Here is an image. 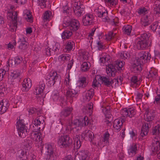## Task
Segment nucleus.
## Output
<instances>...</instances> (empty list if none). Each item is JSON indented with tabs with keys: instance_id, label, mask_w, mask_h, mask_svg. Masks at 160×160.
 I'll list each match as a JSON object with an SVG mask.
<instances>
[{
	"instance_id": "1",
	"label": "nucleus",
	"mask_w": 160,
	"mask_h": 160,
	"mask_svg": "<svg viewBox=\"0 0 160 160\" xmlns=\"http://www.w3.org/2000/svg\"><path fill=\"white\" fill-rule=\"evenodd\" d=\"M139 62L134 63L132 66L131 70L134 73H138L142 70L141 64L147 62L151 58V55L148 52L142 51L138 54Z\"/></svg>"
},
{
	"instance_id": "2",
	"label": "nucleus",
	"mask_w": 160,
	"mask_h": 160,
	"mask_svg": "<svg viewBox=\"0 0 160 160\" xmlns=\"http://www.w3.org/2000/svg\"><path fill=\"white\" fill-rule=\"evenodd\" d=\"M15 9L16 8L13 6H10L7 13L8 18L10 20L8 24L9 30L12 32H15L17 28L18 14L16 12H13Z\"/></svg>"
},
{
	"instance_id": "3",
	"label": "nucleus",
	"mask_w": 160,
	"mask_h": 160,
	"mask_svg": "<svg viewBox=\"0 0 160 160\" xmlns=\"http://www.w3.org/2000/svg\"><path fill=\"white\" fill-rule=\"evenodd\" d=\"M89 123V120L87 117L85 116L79 119H75L72 123L71 126L67 127L68 130H71L74 128H76L77 130L81 129L82 126H86Z\"/></svg>"
},
{
	"instance_id": "4",
	"label": "nucleus",
	"mask_w": 160,
	"mask_h": 160,
	"mask_svg": "<svg viewBox=\"0 0 160 160\" xmlns=\"http://www.w3.org/2000/svg\"><path fill=\"white\" fill-rule=\"evenodd\" d=\"M16 127L19 136L21 138H24L27 135L28 128L22 120H19L17 122Z\"/></svg>"
},
{
	"instance_id": "5",
	"label": "nucleus",
	"mask_w": 160,
	"mask_h": 160,
	"mask_svg": "<svg viewBox=\"0 0 160 160\" xmlns=\"http://www.w3.org/2000/svg\"><path fill=\"white\" fill-rule=\"evenodd\" d=\"M148 35L146 33L141 34L137 39V46L138 49H144L147 46V41L148 39Z\"/></svg>"
},
{
	"instance_id": "6",
	"label": "nucleus",
	"mask_w": 160,
	"mask_h": 160,
	"mask_svg": "<svg viewBox=\"0 0 160 160\" xmlns=\"http://www.w3.org/2000/svg\"><path fill=\"white\" fill-rule=\"evenodd\" d=\"M72 143V138L67 135L60 137L58 141V145L61 148L67 147Z\"/></svg>"
},
{
	"instance_id": "7",
	"label": "nucleus",
	"mask_w": 160,
	"mask_h": 160,
	"mask_svg": "<svg viewBox=\"0 0 160 160\" xmlns=\"http://www.w3.org/2000/svg\"><path fill=\"white\" fill-rule=\"evenodd\" d=\"M47 157L46 160H55L56 156L53 153V148L52 146L48 143L45 145Z\"/></svg>"
},
{
	"instance_id": "8",
	"label": "nucleus",
	"mask_w": 160,
	"mask_h": 160,
	"mask_svg": "<svg viewBox=\"0 0 160 160\" xmlns=\"http://www.w3.org/2000/svg\"><path fill=\"white\" fill-rule=\"evenodd\" d=\"M67 24L64 23L63 26L64 27H68V28L71 30L76 31L77 30L79 27V22L76 19H73L71 20L70 22H67Z\"/></svg>"
},
{
	"instance_id": "9",
	"label": "nucleus",
	"mask_w": 160,
	"mask_h": 160,
	"mask_svg": "<svg viewBox=\"0 0 160 160\" xmlns=\"http://www.w3.org/2000/svg\"><path fill=\"white\" fill-rule=\"evenodd\" d=\"M136 110L133 107L125 108L122 109L121 113L124 117H133L136 113Z\"/></svg>"
},
{
	"instance_id": "10",
	"label": "nucleus",
	"mask_w": 160,
	"mask_h": 160,
	"mask_svg": "<svg viewBox=\"0 0 160 160\" xmlns=\"http://www.w3.org/2000/svg\"><path fill=\"white\" fill-rule=\"evenodd\" d=\"M94 16L93 15L87 14L83 16L82 22L84 26H87L91 25L94 22Z\"/></svg>"
},
{
	"instance_id": "11",
	"label": "nucleus",
	"mask_w": 160,
	"mask_h": 160,
	"mask_svg": "<svg viewBox=\"0 0 160 160\" xmlns=\"http://www.w3.org/2000/svg\"><path fill=\"white\" fill-rule=\"evenodd\" d=\"M31 136L33 140L36 144H38V146L42 144V136L39 131L33 132L32 133Z\"/></svg>"
},
{
	"instance_id": "12",
	"label": "nucleus",
	"mask_w": 160,
	"mask_h": 160,
	"mask_svg": "<svg viewBox=\"0 0 160 160\" xmlns=\"http://www.w3.org/2000/svg\"><path fill=\"white\" fill-rule=\"evenodd\" d=\"M34 125L37 127V129L41 130L43 129L45 127V122L42 116L36 118L34 122Z\"/></svg>"
},
{
	"instance_id": "13",
	"label": "nucleus",
	"mask_w": 160,
	"mask_h": 160,
	"mask_svg": "<svg viewBox=\"0 0 160 160\" xmlns=\"http://www.w3.org/2000/svg\"><path fill=\"white\" fill-rule=\"evenodd\" d=\"M101 8L103 9L102 7L99 6L98 7L97 9H95V11L97 12V15L98 17L102 18V20L103 21L106 22L108 19V18L107 17L108 13L105 11L100 10L102 9Z\"/></svg>"
},
{
	"instance_id": "14",
	"label": "nucleus",
	"mask_w": 160,
	"mask_h": 160,
	"mask_svg": "<svg viewBox=\"0 0 160 160\" xmlns=\"http://www.w3.org/2000/svg\"><path fill=\"white\" fill-rule=\"evenodd\" d=\"M82 7V4L80 2H75L73 9L75 14L78 16H80L82 13L83 8Z\"/></svg>"
},
{
	"instance_id": "15",
	"label": "nucleus",
	"mask_w": 160,
	"mask_h": 160,
	"mask_svg": "<svg viewBox=\"0 0 160 160\" xmlns=\"http://www.w3.org/2000/svg\"><path fill=\"white\" fill-rule=\"evenodd\" d=\"M32 83L30 78H27L24 79L22 84V90L23 91H27L31 87Z\"/></svg>"
},
{
	"instance_id": "16",
	"label": "nucleus",
	"mask_w": 160,
	"mask_h": 160,
	"mask_svg": "<svg viewBox=\"0 0 160 160\" xmlns=\"http://www.w3.org/2000/svg\"><path fill=\"white\" fill-rule=\"evenodd\" d=\"M59 75L57 72L55 71H52L50 72L47 76V78L49 80L50 82H52L51 84H54L56 80H57L58 77Z\"/></svg>"
},
{
	"instance_id": "17",
	"label": "nucleus",
	"mask_w": 160,
	"mask_h": 160,
	"mask_svg": "<svg viewBox=\"0 0 160 160\" xmlns=\"http://www.w3.org/2000/svg\"><path fill=\"white\" fill-rule=\"evenodd\" d=\"M79 155L81 160H90L91 158L90 153L87 151H80L79 152Z\"/></svg>"
},
{
	"instance_id": "18",
	"label": "nucleus",
	"mask_w": 160,
	"mask_h": 160,
	"mask_svg": "<svg viewBox=\"0 0 160 160\" xmlns=\"http://www.w3.org/2000/svg\"><path fill=\"white\" fill-rule=\"evenodd\" d=\"M9 106L8 102L6 100H2L0 102V114L5 112Z\"/></svg>"
},
{
	"instance_id": "19",
	"label": "nucleus",
	"mask_w": 160,
	"mask_h": 160,
	"mask_svg": "<svg viewBox=\"0 0 160 160\" xmlns=\"http://www.w3.org/2000/svg\"><path fill=\"white\" fill-rule=\"evenodd\" d=\"M101 82L102 83L108 87H110L112 86L114 83V80L108 77H102L101 78Z\"/></svg>"
},
{
	"instance_id": "20",
	"label": "nucleus",
	"mask_w": 160,
	"mask_h": 160,
	"mask_svg": "<svg viewBox=\"0 0 160 160\" xmlns=\"http://www.w3.org/2000/svg\"><path fill=\"white\" fill-rule=\"evenodd\" d=\"M45 86V84L43 82H40L38 86L35 89V93L36 95H40L42 96Z\"/></svg>"
},
{
	"instance_id": "21",
	"label": "nucleus",
	"mask_w": 160,
	"mask_h": 160,
	"mask_svg": "<svg viewBox=\"0 0 160 160\" xmlns=\"http://www.w3.org/2000/svg\"><path fill=\"white\" fill-rule=\"evenodd\" d=\"M102 108H103L102 110L105 115L106 120V122H107V123L110 122L111 121L110 120L111 119V115L109 108H106L102 107Z\"/></svg>"
},
{
	"instance_id": "22",
	"label": "nucleus",
	"mask_w": 160,
	"mask_h": 160,
	"mask_svg": "<svg viewBox=\"0 0 160 160\" xmlns=\"http://www.w3.org/2000/svg\"><path fill=\"white\" fill-rule=\"evenodd\" d=\"M128 153L130 157L134 156L137 153V145L136 144L133 143L130 146L128 149Z\"/></svg>"
},
{
	"instance_id": "23",
	"label": "nucleus",
	"mask_w": 160,
	"mask_h": 160,
	"mask_svg": "<svg viewBox=\"0 0 160 160\" xmlns=\"http://www.w3.org/2000/svg\"><path fill=\"white\" fill-rule=\"evenodd\" d=\"M81 136L83 139L90 140H92L93 137V134L91 131L86 130L82 133Z\"/></svg>"
},
{
	"instance_id": "24",
	"label": "nucleus",
	"mask_w": 160,
	"mask_h": 160,
	"mask_svg": "<svg viewBox=\"0 0 160 160\" xmlns=\"http://www.w3.org/2000/svg\"><path fill=\"white\" fill-rule=\"evenodd\" d=\"M106 72L108 75L114 77L115 75L116 71L114 66L111 64L108 65L106 69Z\"/></svg>"
},
{
	"instance_id": "25",
	"label": "nucleus",
	"mask_w": 160,
	"mask_h": 160,
	"mask_svg": "<svg viewBox=\"0 0 160 160\" xmlns=\"http://www.w3.org/2000/svg\"><path fill=\"white\" fill-rule=\"evenodd\" d=\"M149 132L148 124L144 123L141 130L140 136L142 138H144L147 135Z\"/></svg>"
},
{
	"instance_id": "26",
	"label": "nucleus",
	"mask_w": 160,
	"mask_h": 160,
	"mask_svg": "<svg viewBox=\"0 0 160 160\" xmlns=\"http://www.w3.org/2000/svg\"><path fill=\"white\" fill-rule=\"evenodd\" d=\"M160 148V142L158 139H154L152 144V150L153 152H157L159 150Z\"/></svg>"
},
{
	"instance_id": "27",
	"label": "nucleus",
	"mask_w": 160,
	"mask_h": 160,
	"mask_svg": "<svg viewBox=\"0 0 160 160\" xmlns=\"http://www.w3.org/2000/svg\"><path fill=\"white\" fill-rule=\"evenodd\" d=\"M151 21L150 16L147 15L143 16L141 18V23L142 25L146 26L149 25Z\"/></svg>"
},
{
	"instance_id": "28",
	"label": "nucleus",
	"mask_w": 160,
	"mask_h": 160,
	"mask_svg": "<svg viewBox=\"0 0 160 160\" xmlns=\"http://www.w3.org/2000/svg\"><path fill=\"white\" fill-rule=\"evenodd\" d=\"M100 62L102 63L106 64V63H108L110 61V57L109 55L106 53H103L100 57Z\"/></svg>"
},
{
	"instance_id": "29",
	"label": "nucleus",
	"mask_w": 160,
	"mask_h": 160,
	"mask_svg": "<svg viewBox=\"0 0 160 160\" xmlns=\"http://www.w3.org/2000/svg\"><path fill=\"white\" fill-rule=\"evenodd\" d=\"M86 79L85 77H81L77 82V86L79 88H84L87 85Z\"/></svg>"
},
{
	"instance_id": "30",
	"label": "nucleus",
	"mask_w": 160,
	"mask_h": 160,
	"mask_svg": "<svg viewBox=\"0 0 160 160\" xmlns=\"http://www.w3.org/2000/svg\"><path fill=\"white\" fill-rule=\"evenodd\" d=\"M23 15L28 22H31L32 21V15L29 10L27 9L24 10Z\"/></svg>"
},
{
	"instance_id": "31",
	"label": "nucleus",
	"mask_w": 160,
	"mask_h": 160,
	"mask_svg": "<svg viewBox=\"0 0 160 160\" xmlns=\"http://www.w3.org/2000/svg\"><path fill=\"white\" fill-rule=\"evenodd\" d=\"M122 124V121L120 119H116L114 121L113 127L115 130L118 131L120 128Z\"/></svg>"
},
{
	"instance_id": "32",
	"label": "nucleus",
	"mask_w": 160,
	"mask_h": 160,
	"mask_svg": "<svg viewBox=\"0 0 160 160\" xmlns=\"http://www.w3.org/2000/svg\"><path fill=\"white\" fill-rule=\"evenodd\" d=\"M93 95V89H91L87 92L85 95L83 97V99L85 101H88L90 100Z\"/></svg>"
},
{
	"instance_id": "33",
	"label": "nucleus",
	"mask_w": 160,
	"mask_h": 160,
	"mask_svg": "<svg viewBox=\"0 0 160 160\" xmlns=\"http://www.w3.org/2000/svg\"><path fill=\"white\" fill-rule=\"evenodd\" d=\"M19 74V72L17 71H11L9 76V79H11L12 81H13L18 78Z\"/></svg>"
},
{
	"instance_id": "34",
	"label": "nucleus",
	"mask_w": 160,
	"mask_h": 160,
	"mask_svg": "<svg viewBox=\"0 0 160 160\" xmlns=\"http://www.w3.org/2000/svg\"><path fill=\"white\" fill-rule=\"evenodd\" d=\"M154 115L153 113H152L148 110H147L144 115L145 119L148 121H152L153 119Z\"/></svg>"
},
{
	"instance_id": "35",
	"label": "nucleus",
	"mask_w": 160,
	"mask_h": 160,
	"mask_svg": "<svg viewBox=\"0 0 160 160\" xmlns=\"http://www.w3.org/2000/svg\"><path fill=\"white\" fill-rule=\"evenodd\" d=\"M74 44V42L72 41H68L66 43L65 50L69 52L72 49Z\"/></svg>"
},
{
	"instance_id": "36",
	"label": "nucleus",
	"mask_w": 160,
	"mask_h": 160,
	"mask_svg": "<svg viewBox=\"0 0 160 160\" xmlns=\"http://www.w3.org/2000/svg\"><path fill=\"white\" fill-rule=\"evenodd\" d=\"M148 78L150 79L154 78L157 76V70L154 68H151L148 74Z\"/></svg>"
},
{
	"instance_id": "37",
	"label": "nucleus",
	"mask_w": 160,
	"mask_h": 160,
	"mask_svg": "<svg viewBox=\"0 0 160 160\" xmlns=\"http://www.w3.org/2000/svg\"><path fill=\"white\" fill-rule=\"evenodd\" d=\"M72 35V32L69 30H65L62 33L61 37L62 39H69Z\"/></svg>"
},
{
	"instance_id": "38",
	"label": "nucleus",
	"mask_w": 160,
	"mask_h": 160,
	"mask_svg": "<svg viewBox=\"0 0 160 160\" xmlns=\"http://www.w3.org/2000/svg\"><path fill=\"white\" fill-rule=\"evenodd\" d=\"M151 28L153 32L156 31L157 29L158 32L160 34V22H154L151 26Z\"/></svg>"
},
{
	"instance_id": "39",
	"label": "nucleus",
	"mask_w": 160,
	"mask_h": 160,
	"mask_svg": "<svg viewBox=\"0 0 160 160\" xmlns=\"http://www.w3.org/2000/svg\"><path fill=\"white\" fill-rule=\"evenodd\" d=\"M18 42L19 43V47L21 49H24L26 47V38L23 37H22L19 39Z\"/></svg>"
},
{
	"instance_id": "40",
	"label": "nucleus",
	"mask_w": 160,
	"mask_h": 160,
	"mask_svg": "<svg viewBox=\"0 0 160 160\" xmlns=\"http://www.w3.org/2000/svg\"><path fill=\"white\" fill-rule=\"evenodd\" d=\"M72 111V108H68L67 109L62 110L60 113V116L61 117H67L69 115Z\"/></svg>"
},
{
	"instance_id": "41",
	"label": "nucleus",
	"mask_w": 160,
	"mask_h": 160,
	"mask_svg": "<svg viewBox=\"0 0 160 160\" xmlns=\"http://www.w3.org/2000/svg\"><path fill=\"white\" fill-rule=\"evenodd\" d=\"M18 160H28L27 151L26 150H22L20 154L18 156Z\"/></svg>"
},
{
	"instance_id": "42",
	"label": "nucleus",
	"mask_w": 160,
	"mask_h": 160,
	"mask_svg": "<svg viewBox=\"0 0 160 160\" xmlns=\"http://www.w3.org/2000/svg\"><path fill=\"white\" fill-rule=\"evenodd\" d=\"M102 76L100 75H97L93 79L92 85L94 87H97L99 85V82L101 81Z\"/></svg>"
},
{
	"instance_id": "43",
	"label": "nucleus",
	"mask_w": 160,
	"mask_h": 160,
	"mask_svg": "<svg viewBox=\"0 0 160 160\" xmlns=\"http://www.w3.org/2000/svg\"><path fill=\"white\" fill-rule=\"evenodd\" d=\"M149 9V8L148 6H146L144 7L141 8L139 9L138 12L139 15H145V14H147Z\"/></svg>"
},
{
	"instance_id": "44",
	"label": "nucleus",
	"mask_w": 160,
	"mask_h": 160,
	"mask_svg": "<svg viewBox=\"0 0 160 160\" xmlns=\"http://www.w3.org/2000/svg\"><path fill=\"white\" fill-rule=\"evenodd\" d=\"M8 70V68L7 66H4L3 68L0 69V81L2 80L4 75Z\"/></svg>"
},
{
	"instance_id": "45",
	"label": "nucleus",
	"mask_w": 160,
	"mask_h": 160,
	"mask_svg": "<svg viewBox=\"0 0 160 160\" xmlns=\"http://www.w3.org/2000/svg\"><path fill=\"white\" fill-rule=\"evenodd\" d=\"M38 3L41 8H44L48 5L50 3L48 0H38Z\"/></svg>"
},
{
	"instance_id": "46",
	"label": "nucleus",
	"mask_w": 160,
	"mask_h": 160,
	"mask_svg": "<svg viewBox=\"0 0 160 160\" xmlns=\"http://www.w3.org/2000/svg\"><path fill=\"white\" fill-rule=\"evenodd\" d=\"M73 139L74 141L75 148L77 149L79 148L81 146V144L78 136L77 135Z\"/></svg>"
},
{
	"instance_id": "47",
	"label": "nucleus",
	"mask_w": 160,
	"mask_h": 160,
	"mask_svg": "<svg viewBox=\"0 0 160 160\" xmlns=\"http://www.w3.org/2000/svg\"><path fill=\"white\" fill-rule=\"evenodd\" d=\"M23 145L27 149H30L31 148L32 142L30 140L29 138H27L23 142Z\"/></svg>"
},
{
	"instance_id": "48",
	"label": "nucleus",
	"mask_w": 160,
	"mask_h": 160,
	"mask_svg": "<svg viewBox=\"0 0 160 160\" xmlns=\"http://www.w3.org/2000/svg\"><path fill=\"white\" fill-rule=\"evenodd\" d=\"M90 54L88 52L84 51L82 52L80 56V59L81 61L83 60H87L89 58Z\"/></svg>"
},
{
	"instance_id": "49",
	"label": "nucleus",
	"mask_w": 160,
	"mask_h": 160,
	"mask_svg": "<svg viewBox=\"0 0 160 160\" xmlns=\"http://www.w3.org/2000/svg\"><path fill=\"white\" fill-rule=\"evenodd\" d=\"M119 54L120 58L124 59L129 58L130 56V53L126 51L122 52L120 53H119Z\"/></svg>"
},
{
	"instance_id": "50",
	"label": "nucleus",
	"mask_w": 160,
	"mask_h": 160,
	"mask_svg": "<svg viewBox=\"0 0 160 160\" xmlns=\"http://www.w3.org/2000/svg\"><path fill=\"white\" fill-rule=\"evenodd\" d=\"M77 93V92L74 89H69L67 91L66 96L67 97H73Z\"/></svg>"
},
{
	"instance_id": "51",
	"label": "nucleus",
	"mask_w": 160,
	"mask_h": 160,
	"mask_svg": "<svg viewBox=\"0 0 160 160\" xmlns=\"http://www.w3.org/2000/svg\"><path fill=\"white\" fill-rule=\"evenodd\" d=\"M14 103L16 105V107H19L22 102L20 96H16L14 98V100H13Z\"/></svg>"
},
{
	"instance_id": "52",
	"label": "nucleus",
	"mask_w": 160,
	"mask_h": 160,
	"mask_svg": "<svg viewBox=\"0 0 160 160\" xmlns=\"http://www.w3.org/2000/svg\"><path fill=\"white\" fill-rule=\"evenodd\" d=\"M110 135L108 132H106L103 134V141L106 144L109 143V139Z\"/></svg>"
},
{
	"instance_id": "53",
	"label": "nucleus",
	"mask_w": 160,
	"mask_h": 160,
	"mask_svg": "<svg viewBox=\"0 0 160 160\" xmlns=\"http://www.w3.org/2000/svg\"><path fill=\"white\" fill-rule=\"evenodd\" d=\"M52 98L55 101H58L61 99L59 96L58 92L57 91H55L53 92Z\"/></svg>"
},
{
	"instance_id": "54",
	"label": "nucleus",
	"mask_w": 160,
	"mask_h": 160,
	"mask_svg": "<svg viewBox=\"0 0 160 160\" xmlns=\"http://www.w3.org/2000/svg\"><path fill=\"white\" fill-rule=\"evenodd\" d=\"M89 63L88 62H83L81 65V69L83 71H86L89 68Z\"/></svg>"
},
{
	"instance_id": "55",
	"label": "nucleus",
	"mask_w": 160,
	"mask_h": 160,
	"mask_svg": "<svg viewBox=\"0 0 160 160\" xmlns=\"http://www.w3.org/2000/svg\"><path fill=\"white\" fill-rule=\"evenodd\" d=\"M123 29L126 34L127 35H129L131 32L132 27L130 25L124 26L123 28Z\"/></svg>"
},
{
	"instance_id": "56",
	"label": "nucleus",
	"mask_w": 160,
	"mask_h": 160,
	"mask_svg": "<svg viewBox=\"0 0 160 160\" xmlns=\"http://www.w3.org/2000/svg\"><path fill=\"white\" fill-rule=\"evenodd\" d=\"M160 126L159 125H157L152 130V133L153 135H158L160 133Z\"/></svg>"
},
{
	"instance_id": "57",
	"label": "nucleus",
	"mask_w": 160,
	"mask_h": 160,
	"mask_svg": "<svg viewBox=\"0 0 160 160\" xmlns=\"http://www.w3.org/2000/svg\"><path fill=\"white\" fill-rule=\"evenodd\" d=\"M106 3L111 6H115L118 3V0H105Z\"/></svg>"
},
{
	"instance_id": "58",
	"label": "nucleus",
	"mask_w": 160,
	"mask_h": 160,
	"mask_svg": "<svg viewBox=\"0 0 160 160\" xmlns=\"http://www.w3.org/2000/svg\"><path fill=\"white\" fill-rule=\"evenodd\" d=\"M154 12L155 14L160 15V5L159 4H156L154 6Z\"/></svg>"
},
{
	"instance_id": "59",
	"label": "nucleus",
	"mask_w": 160,
	"mask_h": 160,
	"mask_svg": "<svg viewBox=\"0 0 160 160\" xmlns=\"http://www.w3.org/2000/svg\"><path fill=\"white\" fill-rule=\"evenodd\" d=\"M124 63L122 61H118L116 63V66L118 70H122L124 68Z\"/></svg>"
},
{
	"instance_id": "60",
	"label": "nucleus",
	"mask_w": 160,
	"mask_h": 160,
	"mask_svg": "<svg viewBox=\"0 0 160 160\" xmlns=\"http://www.w3.org/2000/svg\"><path fill=\"white\" fill-rule=\"evenodd\" d=\"M52 13L50 11H46L44 14V19L47 20L49 19L51 17Z\"/></svg>"
},
{
	"instance_id": "61",
	"label": "nucleus",
	"mask_w": 160,
	"mask_h": 160,
	"mask_svg": "<svg viewBox=\"0 0 160 160\" xmlns=\"http://www.w3.org/2000/svg\"><path fill=\"white\" fill-rule=\"evenodd\" d=\"M131 82L133 84H138L140 83L139 80L137 78V77L135 76H132L131 79Z\"/></svg>"
},
{
	"instance_id": "62",
	"label": "nucleus",
	"mask_w": 160,
	"mask_h": 160,
	"mask_svg": "<svg viewBox=\"0 0 160 160\" xmlns=\"http://www.w3.org/2000/svg\"><path fill=\"white\" fill-rule=\"evenodd\" d=\"M114 36L113 32H110L106 35L105 39L107 40H110L114 37Z\"/></svg>"
},
{
	"instance_id": "63",
	"label": "nucleus",
	"mask_w": 160,
	"mask_h": 160,
	"mask_svg": "<svg viewBox=\"0 0 160 160\" xmlns=\"http://www.w3.org/2000/svg\"><path fill=\"white\" fill-rule=\"evenodd\" d=\"M16 44V42L15 41L13 42H10L7 44V46L8 49L10 50L13 49L14 48V46H15Z\"/></svg>"
},
{
	"instance_id": "64",
	"label": "nucleus",
	"mask_w": 160,
	"mask_h": 160,
	"mask_svg": "<svg viewBox=\"0 0 160 160\" xmlns=\"http://www.w3.org/2000/svg\"><path fill=\"white\" fill-rule=\"evenodd\" d=\"M14 60V62L15 63L16 65L19 64L22 60V58L19 57H15Z\"/></svg>"
}]
</instances>
